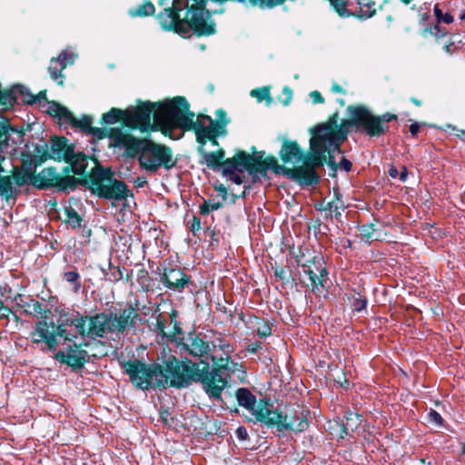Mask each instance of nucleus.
I'll list each match as a JSON object with an SVG mask.
<instances>
[{
  "label": "nucleus",
  "instance_id": "nucleus-34",
  "mask_svg": "<svg viewBox=\"0 0 465 465\" xmlns=\"http://www.w3.org/2000/svg\"><path fill=\"white\" fill-rule=\"evenodd\" d=\"M63 279L69 283L73 284V291L76 293L81 288L80 274L77 271L65 272L63 274Z\"/></svg>",
  "mask_w": 465,
  "mask_h": 465
},
{
  "label": "nucleus",
  "instance_id": "nucleus-55",
  "mask_svg": "<svg viewBox=\"0 0 465 465\" xmlns=\"http://www.w3.org/2000/svg\"><path fill=\"white\" fill-rule=\"evenodd\" d=\"M310 97L312 98L313 104H323L324 98L318 91H312L310 93Z\"/></svg>",
  "mask_w": 465,
  "mask_h": 465
},
{
  "label": "nucleus",
  "instance_id": "nucleus-50",
  "mask_svg": "<svg viewBox=\"0 0 465 465\" xmlns=\"http://www.w3.org/2000/svg\"><path fill=\"white\" fill-rule=\"evenodd\" d=\"M429 420L430 422H433L435 423L436 425H441L442 422H443V419L442 417L440 416V413H438L436 411L434 410H430L429 414Z\"/></svg>",
  "mask_w": 465,
  "mask_h": 465
},
{
  "label": "nucleus",
  "instance_id": "nucleus-15",
  "mask_svg": "<svg viewBox=\"0 0 465 465\" xmlns=\"http://www.w3.org/2000/svg\"><path fill=\"white\" fill-rule=\"evenodd\" d=\"M188 7V0H173L171 8H165L157 15V20L163 30L174 31L180 35L182 20L180 12Z\"/></svg>",
  "mask_w": 465,
  "mask_h": 465
},
{
  "label": "nucleus",
  "instance_id": "nucleus-42",
  "mask_svg": "<svg viewBox=\"0 0 465 465\" xmlns=\"http://www.w3.org/2000/svg\"><path fill=\"white\" fill-rule=\"evenodd\" d=\"M434 14L438 23L450 24L453 22V17L450 14H443L440 9L439 5L434 6Z\"/></svg>",
  "mask_w": 465,
  "mask_h": 465
},
{
  "label": "nucleus",
  "instance_id": "nucleus-21",
  "mask_svg": "<svg viewBox=\"0 0 465 465\" xmlns=\"http://www.w3.org/2000/svg\"><path fill=\"white\" fill-rule=\"evenodd\" d=\"M280 155L283 163H299L302 160V153L296 142L284 141Z\"/></svg>",
  "mask_w": 465,
  "mask_h": 465
},
{
  "label": "nucleus",
  "instance_id": "nucleus-40",
  "mask_svg": "<svg viewBox=\"0 0 465 465\" xmlns=\"http://www.w3.org/2000/svg\"><path fill=\"white\" fill-rule=\"evenodd\" d=\"M250 4L261 8H272L283 3V0H248Z\"/></svg>",
  "mask_w": 465,
  "mask_h": 465
},
{
  "label": "nucleus",
  "instance_id": "nucleus-64",
  "mask_svg": "<svg viewBox=\"0 0 465 465\" xmlns=\"http://www.w3.org/2000/svg\"><path fill=\"white\" fill-rule=\"evenodd\" d=\"M389 174L391 177L396 178L399 174V172L396 167L391 166V168L389 169Z\"/></svg>",
  "mask_w": 465,
  "mask_h": 465
},
{
  "label": "nucleus",
  "instance_id": "nucleus-47",
  "mask_svg": "<svg viewBox=\"0 0 465 465\" xmlns=\"http://www.w3.org/2000/svg\"><path fill=\"white\" fill-rule=\"evenodd\" d=\"M156 322H155V327H154V331H157L159 334H162L163 336L165 335V324H166V320L165 318L159 314L156 316Z\"/></svg>",
  "mask_w": 465,
  "mask_h": 465
},
{
  "label": "nucleus",
  "instance_id": "nucleus-11",
  "mask_svg": "<svg viewBox=\"0 0 465 465\" xmlns=\"http://www.w3.org/2000/svg\"><path fill=\"white\" fill-rule=\"evenodd\" d=\"M331 5L341 16L356 15L361 18H370L376 14L373 0H329Z\"/></svg>",
  "mask_w": 465,
  "mask_h": 465
},
{
  "label": "nucleus",
  "instance_id": "nucleus-31",
  "mask_svg": "<svg viewBox=\"0 0 465 465\" xmlns=\"http://www.w3.org/2000/svg\"><path fill=\"white\" fill-rule=\"evenodd\" d=\"M78 184V180L74 176H60L56 188L60 191H74Z\"/></svg>",
  "mask_w": 465,
  "mask_h": 465
},
{
  "label": "nucleus",
  "instance_id": "nucleus-61",
  "mask_svg": "<svg viewBox=\"0 0 465 465\" xmlns=\"http://www.w3.org/2000/svg\"><path fill=\"white\" fill-rule=\"evenodd\" d=\"M112 275L114 276V281L115 282H118L123 278V272L120 268H117L116 272H114Z\"/></svg>",
  "mask_w": 465,
  "mask_h": 465
},
{
  "label": "nucleus",
  "instance_id": "nucleus-18",
  "mask_svg": "<svg viewBox=\"0 0 465 465\" xmlns=\"http://www.w3.org/2000/svg\"><path fill=\"white\" fill-rule=\"evenodd\" d=\"M160 282L168 289L182 292L189 282V277L178 268H165L160 273Z\"/></svg>",
  "mask_w": 465,
  "mask_h": 465
},
{
  "label": "nucleus",
  "instance_id": "nucleus-7",
  "mask_svg": "<svg viewBox=\"0 0 465 465\" xmlns=\"http://www.w3.org/2000/svg\"><path fill=\"white\" fill-rule=\"evenodd\" d=\"M91 189L99 198L122 201L128 196L129 190L124 182L114 177L108 169L99 168L91 177Z\"/></svg>",
  "mask_w": 465,
  "mask_h": 465
},
{
  "label": "nucleus",
  "instance_id": "nucleus-36",
  "mask_svg": "<svg viewBox=\"0 0 465 465\" xmlns=\"http://www.w3.org/2000/svg\"><path fill=\"white\" fill-rule=\"evenodd\" d=\"M66 222L71 224L73 228H79L81 226L82 218L78 213L72 207L65 210Z\"/></svg>",
  "mask_w": 465,
  "mask_h": 465
},
{
  "label": "nucleus",
  "instance_id": "nucleus-52",
  "mask_svg": "<svg viewBox=\"0 0 465 465\" xmlns=\"http://www.w3.org/2000/svg\"><path fill=\"white\" fill-rule=\"evenodd\" d=\"M397 116L395 114H384L382 115L377 116V119L380 121L381 126H385L384 124L391 122V120H395Z\"/></svg>",
  "mask_w": 465,
  "mask_h": 465
},
{
  "label": "nucleus",
  "instance_id": "nucleus-39",
  "mask_svg": "<svg viewBox=\"0 0 465 465\" xmlns=\"http://www.w3.org/2000/svg\"><path fill=\"white\" fill-rule=\"evenodd\" d=\"M223 206V203L222 202L204 201V203L200 206V213L202 215H207L213 211L221 209Z\"/></svg>",
  "mask_w": 465,
  "mask_h": 465
},
{
  "label": "nucleus",
  "instance_id": "nucleus-10",
  "mask_svg": "<svg viewBox=\"0 0 465 465\" xmlns=\"http://www.w3.org/2000/svg\"><path fill=\"white\" fill-rule=\"evenodd\" d=\"M310 149L312 148L310 147ZM312 154L313 152L311 150V154L303 161V164L292 169H284L282 166L278 164V162L274 157H268L263 160V162L267 166V170L272 169L275 173H284L291 178L298 181L301 184L312 185L319 182V176L314 170L318 165H312L311 162V159L313 157Z\"/></svg>",
  "mask_w": 465,
  "mask_h": 465
},
{
  "label": "nucleus",
  "instance_id": "nucleus-32",
  "mask_svg": "<svg viewBox=\"0 0 465 465\" xmlns=\"http://www.w3.org/2000/svg\"><path fill=\"white\" fill-rule=\"evenodd\" d=\"M253 327L260 337H268L272 334V329L268 322L262 318L255 317Z\"/></svg>",
  "mask_w": 465,
  "mask_h": 465
},
{
  "label": "nucleus",
  "instance_id": "nucleus-60",
  "mask_svg": "<svg viewBox=\"0 0 465 465\" xmlns=\"http://www.w3.org/2000/svg\"><path fill=\"white\" fill-rule=\"evenodd\" d=\"M160 416H161V419L163 420V421L167 423L168 419L170 418L171 414L168 411V410L166 409V410H161Z\"/></svg>",
  "mask_w": 465,
  "mask_h": 465
},
{
  "label": "nucleus",
  "instance_id": "nucleus-28",
  "mask_svg": "<svg viewBox=\"0 0 465 465\" xmlns=\"http://www.w3.org/2000/svg\"><path fill=\"white\" fill-rule=\"evenodd\" d=\"M47 113L54 116L57 117L63 123H66L67 119L72 118V113L64 106H62L56 102L49 103Z\"/></svg>",
  "mask_w": 465,
  "mask_h": 465
},
{
  "label": "nucleus",
  "instance_id": "nucleus-49",
  "mask_svg": "<svg viewBox=\"0 0 465 465\" xmlns=\"http://www.w3.org/2000/svg\"><path fill=\"white\" fill-rule=\"evenodd\" d=\"M341 209H342V206H337V203L334 201L327 203L323 207L324 211H328L331 213H334L336 217L341 215Z\"/></svg>",
  "mask_w": 465,
  "mask_h": 465
},
{
  "label": "nucleus",
  "instance_id": "nucleus-53",
  "mask_svg": "<svg viewBox=\"0 0 465 465\" xmlns=\"http://www.w3.org/2000/svg\"><path fill=\"white\" fill-rule=\"evenodd\" d=\"M214 189L218 193V195L222 197V203L226 202L228 197L227 188L223 184H218L214 187Z\"/></svg>",
  "mask_w": 465,
  "mask_h": 465
},
{
  "label": "nucleus",
  "instance_id": "nucleus-62",
  "mask_svg": "<svg viewBox=\"0 0 465 465\" xmlns=\"http://www.w3.org/2000/svg\"><path fill=\"white\" fill-rule=\"evenodd\" d=\"M331 91H332L333 93L345 94V91L343 90V88H342L340 84H336V83H334V84H332V86H331Z\"/></svg>",
  "mask_w": 465,
  "mask_h": 465
},
{
  "label": "nucleus",
  "instance_id": "nucleus-57",
  "mask_svg": "<svg viewBox=\"0 0 465 465\" xmlns=\"http://www.w3.org/2000/svg\"><path fill=\"white\" fill-rule=\"evenodd\" d=\"M216 116L219 119V122H216L217 124H223L225 122H226V124L228 123V120L226 119V113L224 111L218 110L216 112Z\"/></svg>",
  "mask_w": 465,
  "mask_h": 465
},
{
  "label": "nucleus",
  "instance_id": "nucleus-19",
  "mask_svg": "<svg viewBox=\"0 0 465 465\" xmlns=\"http://www.w3.org/2000/svg\"><path fill=\"white\" fill-rule=\"evenodd\" d=\"M50 327H54V324H48L46 321H39L35 331L32 332V341L34 343H40L45 341L47 349L51 351H55L58 346V341L54 331H50Z\"/></svg>",
  "mask_w": 465,
  "mask_h": 465
},
{
  "label": "nucleus",
  "instance_id": "nucleus-25",
  "mask_svg": "<svg viewBox=\"0 0 465 465\" xmlns=\"http://www.w3.org/2000/svg\"><path fill=\"white\" fill-rule=\"evenodd\" d=\"M69 158L70 160H66L65 162L70 163L72 172L78 175L83 174L87 166L86 156L82 153H75L74 150L72 157Z\"/></svg>",
  "mask_w": 465,
  "mask_h": 465
},
{
  "label": "nucleus",
  "instance_id": "nucleus-30",
  "mask_svg": "<svg viewBox=\"0 0 465 465\" xmlns=\"http://www.w3.org/2000/svg\"><path fill=\"white\" fill-rule=\"evenodd\" d=\"M126 111L117 108H112L109 112L103 114V122L106 124H114L121 119L124 122Z\"/></svg>",
  "mask_w": 465,
  "mask_h": 465
},
{
  "label": "nucleus",
  "instance_id": "nucleus-8",
  "mask_svg": "<svg viewBox=\"0 0 465 465\" xmlns=\"http://www.w3.org/2000/svg\"><path fill=\"white\" fill-rule=\"evenodd\" d=\"M139 153V163L141 167L150 172L155 173L162 166L170 170L176 163L170 147L155 143L149 140H142Z\"/></svg>",
  "mask_w": 465,
  "mask_h": 465
},
{
  "label": "nucleus",
  "instance_id": "nucleus-5",
  "mask_svg": "<svg viewBox=\"0 0 465 465\" xmlns=\"http://www.w3.org/2000/svg\"><path fill=\"white\" fill-rule=\"evenodd\" d=\"M204 338L201 333L191 331L183 338L182 348L193 357L211 360L214 365L211 370H219L222 376L223 371L234 373L240 370L241 365L231 361L233 347L224 338L218 336L212 341Z\"/></svg>",
  "mask_w": 465,
  "mask_h": 465
},
{
  "label": "nucleus",
  "instance_id": "nucleus-6",
  "mask_svg": "<svg viewBox=\"0 0 465 465\" xmlns=\"http://www.w3.org/2000/svg\"><path fill=\"white\" fill-rule=\"evenodd\" d=\"M194 117L187 100L183 96H176L159 104L154 112V124L164 135L178 140L183 136L185 131H191Z\"/></svg>",
  "mask_w": 465,
  "mask_h": 465
},
{
  "label": "nucleus",
  "instance_id": "nucleus-16",
  "mask_svg": "<svg viewBox=\"0 0 465 465\" xmlns=\"http://www.w3.org/2000/svg\"><path fill=\"white\" fill-rule=\"evenodd\" d=\"M72 342V344L69 343L66 346L65 351H57L54 359L61 363L72 367L74 370H79L88 361L89 355L74 341Z\"/></svg>",
  "mask_w": 465,
  "mask_h": 465
},
{
  "label": "nucleus",
  "instance_id": "nucleus-37",
  "mask_svg": "<svg viewBox=\"0 0 465 465\" xmlns=\"http://www.w3.org/2000/svg\"><path fill=\"white\" fill-rule=\"evenodd\" d=\"M345 421H343L342 423V428L345 431V433H348L349 430H353L354 428L357 427L359 421H360V417L359 415L355 414V413H352V412H349L346 416H345Z\"/></svg>",
  "mask_w": 465,
  "mask_h": 465
},
{
  "label": "nucleus",
  "instance_id": "nucleus-58",
  "mask_svg": "<svg viewBox=\"0 0 465 465\" xmlns=\"http://www.w3.org/2000/svg\"><path fill=\"white\" fill-rule=\"evenodd\" d=\"M260 348L261 342H252L248 346L247 351H250L251 353H255L258 351Z\"/></svg>",
  "mask_w": 465,
  "mask_h": 465
},
{
  "label": "nucleus",
  "instance_id": "nucleus-20",
  "mask_svg": "<svg viewBox=\"0 0 465 465\" xmlns=\"http://www.w3.org/2000/svg\"><path fill=\"white\" fill-rule=\"evenodd\" d=\"M64 137L52 139L49 150V157L55 161H66L72 157L74 146L67 143Z\"/></svg>",
  "mask_w": 465,
  "mask_h": 465
},
{
  "label": "nucleus",
  "instance_id": "nucleus-23",
  "mask_svg": "<svg viewBox=\"0 0 465 465\" xmlns=\"http://www.w3.org/2000/svg\"><path fill=\"white\" fill-rule=\"evenodd\" d=\"M60 176L54 168H45L37 174L35 179L40 180V187H56Z\"/></svg>",
  "mask_w": 465,
  "mask_h": 465
},
{
  "label": "nucleus",
  "instance_id": "nucleus-51",
  "mask_svg": "<svg viewBox=\"0 0 465 465\" xmlns=\"http://www.w3.org/2000/svg\"><path fill=\"white\" fill-rule=\"evenodd\" d=\"M430 32L432 35L437 38L443 37L447 35V31L445 28H441L440 25H436L430 29Z\"/></svg>",
  "mask_w": 465,
  "mask_h": 465
},
{
  "label": "nucleus",
  "instance_id": "nucleus-27",
  "mask_svg": "<svg viewBox=\"0 0 465 465\" xmlns=\"http://www.w3.org/2000/svg\"><path fill=\"white\" fill-rule=\"evenodd\" d=\"M245 156L248 158L246 159L247 162V167L246 171H248L251 174L253 175H262L264 176L267 173V166L264 164L263 161L257 160L251 156L250 154L245 153Z\"/></svg>",
  "mask_w": 465,
  "mask_h": 465
},
{
  "label": "nucleus",
  "instance_id": "nucleus-54",
  "mask_svg": "<svg viewBox=\"0 0 465 465\" xmlns=\"http://www.w3.org/2000/svg\"><path fill=\"white\" fill-rule=\"evenodd\" d=\"M235 435L241 440H245L248 438L247 430L243 426H240L236 429Z\"/></svg>",
  "mask_w": 465,
  "mask_h": 465
},
{
  "label": "nucleus",
  "instance_id": "nucleus-45",
  "mask_svg": "<svg viewBox=\"0 0 465 465\" xmlns=\"http://www.w3.org/2000/svg\"><path fill=\"white\" fill-rule=\"evenodd\" d=\"M361 234L367 240H371L374 235V225L373 224H363L360 227Z\"/></svg>",
  "mask_w": 465,
  "mask_h": 465
},
{
  "label": "nucleus",
  "instance_id": "nucleus-38",
  "mask_svg": "<svg viewBox=\"0 0 465 465\" xmlns=\"http://www.w3.org/2000/svg\"><path fill=\"white\" fill-rule=\"evenodd\" d=\"M15 92H18L21 94L23 101L28 104H34L37 103L38 97H35V95L32 94L29 90L23 85L15 86Z\"/></svg>",
  "mask_w": 465,
  "mask_h": 465
},
{
  "label": "nucleus",
  "instance_id": "nucleus-46",
  "mask_svg": "<svg viewBox=\"0 0 465 465\" xmlns=\"http://www.w3.org/2000/svg\"><path fill=\"white\" fill-rule=\"evenodd\" d=\"M57 60H60L62 63H66V66L73 64L75 59V54L68 52V51H63L58 57H56Z\"/></svg>",
  "mask_w": 465,
  "mask_h": 465
},
{
  "label": "nucleus",
  "instance_id": "nucleus-26",
  "mask_svg": "<svg viewBox=\"0 0 465 465\" xmlns=\"http://www.w3.org/2000/svg\"><path fill=\"white\" fill-rule=\"evenodd\" d=\"M66 68V63H62L60 60L56 58H52L50 60V64L48 66V72L50 77L57 82L59 84H64V75L63 74V71Z\"/></svg>",
  "mask_w": 465,
  "mask_h": 465
},
{
  "label": "nucleus",
  "instance_id": "nucleus-41",
  "mask_svg": "<svg viewBox=\"0 0 465 465\" xmlns=\"http://www.w3.org/2000/svg\"><path fill=\"white\" fill-rule=\"evenodd\" d=\"M203 160H204L205 164L208 167L213 168V169H216V168L220 167L221 165H223V163H221V162L217 159L214 153H204Z\"/></svg>",
  "mask_w": 465,
  "mask_h": 465
},
{
  "label": "nucleus",
  "instance_id": "nucleus-14",
  "mask_svg": "<svg viewBox=\"0 0 465 465\" xmlns=\"http://www.w3.org/2000/svg\"><path fill=\"white\" fill-rule=\"evenodd\" d=\"M109 146L124 149L130 156L139 154L142 145V140L124 132L122 128L115 127L108 130Z\"/></svg>",
  "mask_w": 465,
  "mask_h": 465
},
{
  "label": "nucleus",
  "instance_id": "nucleus-4",
  "mask_svg": "<svg viewBox=\"0 0 465 465\" xmlns=\"http://www.w3.org/2000/svg\"><path fill=\"white\" fill-rule=\"evenodd\" d=\"M235 397L238 404L250 413V421L261 422L268 427H276L280 432L288 430L302 432L309 426L308 420L302 412L300 415L283 414L278 409L273 410L269 400L260 399L257 401L255 395L247 388H239L235 391Z\"/></svg>",
  "mask_w": 465,
  "mask_h": 465
},
{
  "label": "nucleus",
  "instance_id": "nucleus-9",
  "mask_svg": "<svg viewBox=\"0 0 465 465\" xmlns=\"http://www.w3.org/2000/svg\"><path fill=\"white\" fill-rule=\"evenodd\" d=\"M125 371L132 383L138 389L145 391L152 387H158L159 364H146L139 360H134L124 364Z\"/></svg>",
  "mask_w": 465,
  "mask_h": 465
},
{
  "label": "nucleus",
  "instance_id": "nucleus-13",
  "mask_svg": "<svg viewBox=\"0 0 465 465\" xmlns=\"http://www.w3.org/2000/svg\"><path fill=\"white\" fill-rule=\"evenodd\" d=\"M155 111V104L151 102L143 103L134 109H128L124 117V124L131 128L147 131L152 126L151 118L152 116L154 118Z\"/></svg>",
  "mask_w": 465,
  "mask_h": 465
},
{
  "label": "nucleus",
  "instance_id": "nucleus-63",
  "mask_svg": "<svg viewBox=\"0 0 465 465\" xmlns=\"http://www.w3.org/2000/svg\"><path fill=\"white\" fill-rule=\"evenodd\" d=\"M408 177V171L406 167H402V171L400 173V180L405 182Z\"/></svg>",
  "mask_w": 465,
  "mask_h": 465
},
{
  "label": "nucleus",
  "instance_id": "nucleus-59",
  "mask_svg": "<svg viewBox=\"0 0 465 465\" xmlns=\"http://www.w3.org/2000/svg\"><path fill=\"white\" fill-rule=\"evenodd\" d=\"M420 130V124L418 123H413L410 125V132L412 136H416Z\"/></svg>",
  "mask_w": 465,
  "mask_h": 465
},
{
  "label": "nucleus",
  "instance_id": "nucleus-3",
  "mask_svg": "<svg viewBox=\"0 0 465 465\" xmlns=\"http://www.w3.org/2000/svg\"><path fill=\"white\" fill-rule=\"evenodd\" d=\"M65 316V323L74 327L80 336L93 340L105 338L108 334L124 333L135 327L136 322L140 320L136 309L132 305L122 310L119 314L110 312L88 316L74 312Z\"/></svg>",
  "mask_w": 465,
  "mask_h": 465
},
{
  "label": "nucleus",
  "instance_id": "nucleus-43",
  "mask_svg": "<svg viewBox=\"0 0 465 465\" xmlns=\"http://www.w3.org/2000/svg\"><path fill=\"white\" fill-rule=\"evenodd\" d=\"M251 95L252 97H256L258 101H262L264 99L270 98V91L268 88L263 87L260 89H253L251 91Z\"/></svg>",
  "mask_w": 465,
  "mask_h": 465
},
{
  "label": "nucleus",
  "instance_id": "nucleus-22",
  "mask_svg": "<svg viewBox=\"0 0 465 465\" xmlns=\"http://www.w3.org/2000/svg\"><path fill=\"white\" fill-rule=\"evenodd\" d=\"M319 274L311 267L303 266V272L308 275L312 289H318L319 286L324 287L327 282V272L325 268H317Z\"/></svg>",
  "mask_w": 465,
  "mask_h": 465
},
{
  "label": "nucleus",
  "instance_id": "nucleus-29",
  "mask_svg": "<svg viewBox=\"0 0 465 465\" xmlns=\"http://www.w3.org/2000/svg\"><path fill=\"white\" fill-rule=\"evenodd\" d=\"M93 119L91 116L84 115L81 119H77L74 117V115L72 114V118L67 119L65 124H71L73 128H78L82 130L84 133H88L89 129L91 128Z\"/></svg>",
  "mask_w": 465,
  "mask_h": 465
},
{
  "label": "nucleus",
  "instance_id": "nucleus-24",
  "mask_svg": "<svg viewBox=\"0 0 465 465\" xmlns=\"http://www.w3.org/2000/svg\"><path fill=\"white\" fill-rule=\"evenodd\" d=\"M75 311H66V312H63L60 314V319H59L60 323L56 327V331H54V334L56 335V337L59 336L64 339V344H65L66 342L74 341V340H75L77 338L76 335H74L67 331L65 327L71 326V325L65 323V322H64L66 319L65 315L73 313Z\"/></svg>",
  "mask_w": 465,
  "mask_h": 465
},
{
  "label": "nucleus",
  "instance_id": "nucleus-44",
  "mask_svg": "<svg viewBox=\"0 0 465 465\" xmlns=\"http://www.w3.org/2000/svg\"><path fill=\"white\" fill-rule=\"evenodd\" d=\"M88 134H91L94 138L98 140L104 139V137H108V130L98 127H92L89 129Z\"/></svg>",
  "mask_w": 465,
  "mask_h": 465
},
{
  "label": "nucleus",
  "instance_id": "nucleus-33",
  "mask_svg": "<svg viewBox=\"0 0 465 465\" xmlns=\"http://www.w3.org/2000/svg\"><path fill=\"white\" fill-rule=\"evenodd\" d=\"M336 153H340L341 150L339 152L336 151ZM334 153H335V152L332 153V156H334ZM324 154H325V161L322 163V164L324 163H327V164L331 168L332 171H336L337 168H340L341 170H344L345 172H349L351 169V163L348 159H346L345 157H342L341 159V161H340L338 165L336 163V161H334L335 164H334V166H331L329 163L330 154L328 153H325ZM333 160H335V157H333ZM322 164H321L320 166H322Z\"/></svg>",
  "mask_w": 465,
  "mask_h": 465
},
{
  "label": "nucleus",
  "instance_id": "nucleus-12",
  "mask_svg": "<svg viewBox=\"0 0 465 465\" xmlns=\"http://www.w3.org/2000/svg\"><path fill=\"white\" fill-rule=\"evenodd\" d=\"M193 125L191 130L195 132L196 140L199 143L205 144L207 139H209L213 144H217L216 137L225 134L226 122L220 124L208 115L199 114L196 120L193 118Z\"/></svg>",
  "mask_w": 465,
  "mask_h": 465
},
{
  "label": "nucleus",
  "instance_id": "nucleus-17",
  "mask_svg": "<svg viewBox=\"0 0 465 465\" xmlns=\"http://www.w3.org/2000/svg\"><path fill=\"white\" fill-rule=\"evenodd\" d=\"M246 159L248 158L245 156V152H240L233 157L226 159L223 163V174L236 184L242 183V177L236 172L243 173L246 171L248 164Z\"/></svg>",
  "mask_w": 465,
  "mask_h": 465
},
{
  "label": "nucleus",
  "instance_id": "nucleus-48",
  "mask_svg": "<svg viewBox=\"0 0 465 465\" xmlns=\"http://www.w3.org/2000/svg\"><path fill=\"white\" fill-rule=\"evenodd\" d=\"M367 300L365 297H362L359 294L358 298H355L352 302L353 310L356 312H361L366 308Z\"/></svg>",
  "mask_w": 465,
  "mask_h": 465
},
{
  "label": "nucleus",
  "instance_id": "nucleus-1",
  "mask_svg": "<svg viewBox=\"0 0 465 465\" xmlns=\"http://www.w3.org/2000/svg\"><path fill=\"white\" fill-rule=\"evenodd\" d=\"M350 116L339 124L338 113L333 114L329 120L313 129L311 138V148L313 157L312 165H321L325 161V153L330 154L329 163L334 166L332 153L340 151L341 144L347 139L349 128L352 127L371 137H379L384 134L387 127L381 126L376 115L364 105H350L347 108Z\"/></svg>",
  "mask_w": 465,
  "mask_h": 465
},
{
  "label": "nucleus",
  "instance_id": "nucleus-2",
  "mask_svg": "<svg viewBox=\"0 0 465 465\" xmlns=\"http://www.w3.org/2000/svg\"><path fill=\"white\" fill-rule=\"evenodd\" d=\"M218 371L219 370H211L206 361L185 362L173 357L159 364V380L156 385L163 388H183L189 386L192 381L199 382L210 398L220 400L228 380Z\"/></svg>",
  "mask_w": 465,
  "mask_h": 465
},
{
  "label": "nucleus",
  "instance_id": "nucleus-35",
  "mask_svg": "<svg viewBox=\"0 0 465 465\" xmlns=\"http://www.w3.org/2000/svg\"><path fill=\"white\" fill-rule=\"evenodd\" d=\"M154 11V5L151 2H145L139 5L135 10H132L131 15L134 16H146L153 15Z\"/></svg>",
  "mask_w": 465,
  "mask_h": 465
},
{
  "label": "nucleus",
  "instance_id": "nucleus-56",
  "mask_svg": "<svg viewBox=\"0 0 465 465\" xmlns=\"http://www.w3.org/2000/svg\"><path fill=\"white\" fill-rule=\"evenodd\" d=\"M274 275L281 280L286 279V272L282 267H276L274 269Z\"/></svg>",
  "mask_w": 465,
  "mask_h": 465
}]
</instances>
